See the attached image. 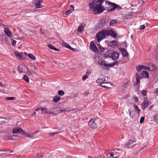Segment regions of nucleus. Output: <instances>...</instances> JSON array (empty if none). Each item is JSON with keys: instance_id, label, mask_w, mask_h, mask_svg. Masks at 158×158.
Segmentation results:
<instances>
[{"instance_id": "nucleus-1", "label": "nucleus", "mask_w": 158, "mask_h": 158, "mask_svg": "<svg viewBox=\"0 0 158 158\" xmlns=\"http://www.w3.org/2000/svg\"><path fill=\"white\" fill-rule=\"evenodd\" d=\"M103 0H94L89 3V6L92 11L95 14L101 13L105 10V8L102 6Z\"/></svg>"}, {"instance_id": "nucleus-2", "label": "nucleus", "mask_w": 158, "mask_h": 158, "mask_svg": "<svg viewBox=\"0 0 158 158\" xmlns=\"http://www.w3.org/2000/svg\"><path fill=\"white\" fill-rule=\"evenodd\" d=\"M106 31H102L97 34L96 36L98 42H99L103 39L105 38L106 36L107 35Z\"/></svg>"}, {"instance_id": "nucleus-3", "label": "nucleus", "mask_w": 158, "mask_h": 158, "mask_svg": "<svg viewBox=\"0 0 158 158\" xmlns=\"http://www.w3.org/2000/svg\"><path fill=\"white\" fill-rule=\"evenodd\" d=\"M43 1L41 0H33L32 3L35 5L36 8H39L41 7L40 4Z\"/></svg>"}, {"instance_id": "nucleus-4", "label": "nucleus", "mask_w": 158, "mask_h": 158, "mask_svg": "<svg viewBox=\"0 0 158 158\" xmlns=\"http://www.w3.org/2000/svg\"><path fill=\"white\" fill-rule=\"evenodd\" d=\"M12 132L13 134H17L19 133L21 134L22 135H23L24 133V131L21 128L18 127L14 128Z\"/></svg>"}, {"instance_id": "nucleus-5", "label": "nucleus", "mask_w": 158, "mask_h": 158, "mask_svg": "<svg viewBox=\"0 0 158 158\" xmlns=\"http://www.w3.org/2000/svg\"><path fill=\"white\" fill-rule=\"evenodd\" d=\"M27 67L24 65H21L18 67V70L20 73L25 72L28 71Z\"/></svg>"}, {"instance_id": "nucleus-6", "label": "nucleus", "mask_w": 158, "mask_h": 158, "mask_svg": "<svg viewBox=\"0 0 158 158\" xmlns=\"http://www.w3.org/2000/svg\"><path fill=\"white\" fill-rule=\"evenodd\" d=\"M108 6L106 8L108 11H112L115 10V3L109 2L108 3Z\"/></svg>"}, {"instance_id": "nucleus-7", "label": "nucleus", "mask_w": 158, "mask_h": 158, "mask_svg": "<svg viewBox=\"0 0 158 158\" xmlns=\"http://www.w3.org/2000/svg\"><path fill=\"white\" fill-rule=\"evenodd\" d=\"M88 124L89 127L93 128H96L97 127L94 120L92 118L90 119L88 123Z\"/></svg>"}, {"instance_id": "nucleus-8", "label": "nucleus", "mask_w": 158, "mask_h": 158, "mask_svg": "<svg viewBox=\"0 0 158 158\" xmlns=\"http://www.w3.org/2000/svg\"><path fill=\"white\" fill-rule=\"evenodd\" d=\"M60 110V107H53L52 108L51 110V112L52 113L51 114H56L59 113Z\"/></svg>"}, {"instance_id": "nucleus-9", "label": "nucleus", "mask_w": 158, "mask_h": 158, "mask_svg": "<svg viewBox=\"0 0 158 158\" xmlns=\"http://www.w3.org/2000/svg\"><path fill=\"white\" fill-rule=\"evenodd\" d=\"M90 46L91 50L92 51L95 52H97L98 50L96 45L93 42H91L90 43Z\"/></svg>"}, {"instance_id": "nucleus-10", "label": "nucleus", "mask_w": 158, "mask_h": 158, "mask_svg": "<svg viewBox=\"0 0 158 158\" xmlns=\"http://www.w3.org/2000/svg\"><path fill=\"white\" fill-rule=\"evenodd\" d=\"M149 101L148 100H144L141 104V106L142 109L144 110L149 105Z\"/></svg>"}, {"instance_id": "nucleus-11", "label": "nucleus", "mask_w": 158, "mask_h": 158, "mask_svg": "<svg viewBox=\"0 0 158 158\" xmlns=\"http://www.w3.org/2000/svg\"><path fill=\"white\" fill-rule=\"evenodd\" d=\"M107 35H111V36L115 38L117 36V34L112 30L106 31Z\"/></svg>"}, {"instance_id": "nucleus-12", "label": "nucleus", "mask_w": 158, "mask_h": 158, "mask_svg": "<svg viewBox=\"0 0 158 158\" xmlns=\"http://www.w3.org/2000/svg\"><path fill=\"white\" fill-rule=\"evenodd\" d=\"M4 32L7 35L10 37H12V33L10 29L7 28H5L4 29Z\"/></svg>"}, {"instance_id": "nucleus-13", "label": "nucleus", "mask_w": 158, "mask_h": 158, "mask_svg": "<svg viewBox=\"0 0 158 158\" xmlns=\"http://www.w3.org/2000/svg\"><path fill=\"white\" fill-rule=\"evenodd\" d=\"M119 54L117 52H112L111 58L113 60H115L118 58Z\"/></svg>"}, {"instance_id": "nucleus-14", "label": "nucleus", "mask_w": 158, "mask_h": 158, "mask_svg": "<svg viewBox=\"0 0 158 158\" xmlns=\"http://www.w3.org/2000/svg\"><path fill=\"white\" fill-rule=\"evenodd\" d=\"M98 63L101 65L103 66L106 67H111L110 64H106V61H105L101 60L98 62Z\"/></svg>"}, {"instance_id": "nucleus-15", "label": "nucleus", "mask_w": 158, "mask_h": 158, "mask_svg": "<svg viewBox=\"0 0 158 158\" xmlns=\"http://www.w3.org/2000/svg\"><path fill=\"white\" fill-rule=\"evenodd\" d=\"M42 113L41 114H42V113H46L47 114H52L51 112V111L48 110L47 108H43L42 109Z\"/></svg>"}, {"instance_id": "nucleus-16", "label": "nucleus", "mask_w": 158, "mask_h": 158, "mask_svg": "<svg viewBox=\"0 0 158 158\" xmlns=\"http://www.w3.org/2000/svg\"><path fill=\"white\" fill-rule=\"evenodd\" d=\"M141 74L140 75L139 74L137 73L136 75V79L137 82L136 85L138 84L139 85L140 79L142 77L140 76Z\"/></svg>"}, {"instance_id": "nucleus-17", "label": "nucleus", "mask_w": 158, "mask_h": 158, "mask_svg": "<svg viewBox=\"0 0 158 158\" xmlns=\"http://www.w3.org/2000/svg\"><path fill=\"white\" fill-rule=\"evenodd\" d=\"M148 70L150 71H153L155 69L154 65L152 63H150L148 65Z\"/></svg>"}, {"instance_id": "nucleus-18", "label": "nucleus", "mask_w": 158, "mask_h": 158, "mask_svg": "<svg viewBox=\"0 0 158 158\" xmlns=\"http://www.w3.org/2000/svg\"><path fill=\"white\" fill-rule=\"evenodd\" d=\"M101 86L105 88H110L111 86V85L110 83L107 82H104L102 84Z\"/></svg>"}, {"instance_id": "nucleus-19", "label": "nucleus", "mask_w": 158, "mask_h": 158, "mask_svg": "<svg viewBox=\"0 0 158 158\" xmlns=\"http://www.w3.org/2000/svg\"><path fill=\"white\" fill-rule=\"evenodd\" d=\"M134 142H135L134 141L132 140H129L128 143L126 144V147L127 148H129L132 147V145H131Z\"/></svg>"}, {"instance_id": "nucleus-20", "label": "nucleus", "mask_w": 158, "mask_h": 158, "mask_svg": "<svg viewBox=\"0 0 158 158\" xmlns=\"http://www.w3.org/2000/svg\"><path fill=\"white\" fill-rule=\"evenodd\" d=\"M105 78L103 77L102 78L98 79L96 81L98 83L100 84L101 86L102 84L105 81Z\"/></svg>"}, {"instance_id": "nucleus-21", "label": "nucleus", "mask_w": 158, "mask_h": 158, "mask_svg": "<svg viewBox=\"0 0 158 158\" xmlns=\"http://www.w3.org/2000/svg\"><path fill=\"white\" fill-rule=\"evenodd\" d=\"M35 133H29L27 132H25L23 134L25 135L27 137L29 138H32L34 137V135Z\"/></svg>"}, {"instance_id": "nucleus-22", "label": "nucleus", "mask_w": 158, "mask_h": 158, "mask_svg": "<svg viewBox=\"0 0 158 158\" xmlns=\"http://www.w3.org/2000/svg\"><path fill=\"white\" fill-rule=\"evenodd\" d=\"M85 24L83 23H81L78 28L77 30L79 32L81 31L85 26Z\"/></svg>"}, {"instance_id": "nucleus-23", "label": "nucleus", "mask_w": 158, "mask_h": 158, "mask_svg": "<svg viewBox=\"0 0 158 158\" xmlns=\"http://www.w3.org/2000/svg\"><path fill=\"white\" fill-rule=\"evenodd\" d=\"M15 55L17 58H19L20 59H21L23 57L22 54L19 53L18 52L16 51L14 52Z\"/></svg>"}, {"instance_id": "nucleus-24", "label": "nucleus", "mask_w": 158, "mask_h": 158, "mask_svg": "<svg viewBox=\"0 0 158 158\" xmlns=\"http://www.w3.org/2000/svg\"><path fill=\"white\" fill-rule=\"evenodd\" d=\"M112 52L110 51H108L105 53L104 54V56L106 58L107 57L111 58V56Z\"/></svg>"}, {"instance_id": "nucleus-25", "label": "nucleus", "mask_w": 158, "mask_h": 158, "mask_svg": "<svg viewBox=\"0 0 158 158\" xmlns=\"http://www.w3.org/2000/svg\"><path fill=\"white\" fill-rule=\"evenodd\" d=\"M60 99V97L58 95H56L54 97L53 99V101L54 102L56 103L58 102Z\"/></svg>"}, {"instance_id": "nucleus-26", "label": "nucleus", "mask_w": 158, "mask_h": 158, "mask_svg": "<svg viewBox=\"0 0 158 158\" xmlns=\"http://www.w3.org/2000/svg\"><path fill=\"white\" fill-rule=\"evenodd\" d=\"M24 53L25 55H27L30 59L33 60H36V58L35 56H34L33 54H27L26 52H24Z\"/></svg>"}, {"instance_id": "nucleus-27", "label": "nucleus", "mask_w": 158, "mask_h": 158, "mask_svg": "<svg viewBox=\"0 0 158 158\" xmlns=\"http://www.w3.org/2000/svg\"><path fill=\"white\" fill-rule=\"evenodd\" d=\"M121 51L123 56H128V52L124 48H122Z\"/></svg>"}, {"instance_id": "nucleus-28", "label": "nucleus", "mask_w": 158, "mask_h": 158, "mask_svg": "<svg viewBox=\"0 0 158 158\" xmlns=\"http://www.w3.org/2000/svg\"><path fill=\"white\" fill-rule=\"evenodd\" d=\"M133 108L135 110V111L139 115L140 112V110L139 109L138 106L137 105H135L133 106Z\"/></svg>"}, {"instance_id": "nucleus-29", "label": "nucleus", "mask_w": 158, "mask_h": 158, "mask_svg": "<svg viewBox=\"0 0 158 158\" xmlns=\"http://www.w3.org/2000/svg\"><path fill=\"white\" fill-rule=\"evenodd\" d=\"M48 46L49 48L51 49L54 50L56 51H59L60 50L57 49L56 48L54 47L51 44H49L48 45Z\"/></svg>"}, {"instance_id": "nucleus-30", "label": "nucleus", "mask_w": 158, "mask_h": 158, "mask_svg": "<svg viewBox=\"0 0 158 158\" xmlns=\"http://www.w3.org/2000/svg\"><path fill=\"white\" fill-rule=\"evenodd\" d=\"M143 65H139L136 67V69L138 72L140 71L143 69Z\"/></svg>"}, {"instance_id": "nucleus-31", "label": "nucleus", "mask_w": 158, "mask_h": 158, "mask_svg": "<svg viewBox=\"0 0 158 158\" xmlns=\"http://www.w3.org/2000/svg\"><path fill=\"white\" fill-rule=\"evenodd\" d=\"M142 76H143L144 77L147 78L149 76L148 73V72L145 71H143L142 72Z\"/></svg>"}, {"instance_id": "nucleus-32", "label": "nucleus", "mask_w": 158, "mask_h": 158, "mask_svg": "<svg viewBox=\"0 0 158 158\" xmlns=\"http://www.w3.org/2000/svg\"><path fill=\"white\" fill-rule=\"evenodd\" d=\"M62 45L63 47L68 48H71V47L68 44L65 42H63Z\"/></svg>"}, {"instance_id": "nucleus-33", "label": "nucleus", "mask_w": 158, "mask_h": 158, "mask_svg": "<svg viewBox=\"0 0 158 158\" xmlns=\"http://www.w3.org/2000/svg\"><path fill=\"white\" fill-rule=\"evenodd\" d=\"M74 10V7H72V10H69L66 11L65 14L66 15H68L69 14L71 13Z\"/></svg>"}, {"instance_id": "nucleus-34", "label": "nucleus", "mask_w": 158, "mask_h": 158, "mask_svg": "<svg viewBox=\"0 0 158 158\" xmlns=\"http://www.w3.org/2000/svg\"><path fill=\"white\" fill-rule=\"evenodd\" d=\"M19 136L18 135H13L10 139L13 140H18L19 139Z\"/></svg>"}, {"instance_id": "nucleus-35", "label": "nucleus", "mask_w": 158, "mask_h": 158, "mask_svg": "<svg viewBox=\"0 0 158 158\" xmlns=\"http://www.w3.org/2000/svg\"><path fill=\"white\" fill-rule=\"evenodd\" d=\"M153 118L156 122L158 121V114H156L153 116Z\"/></svg>"}, {"instance_id": "nucleus-36", "label": "nucleus", "mask_w": 158, "mask_h": 158, "mask_svg": "<svg viewBox=\"0 0 158 158\" xmlns=\"http://www.w3.org/2000/svg\"><path fill=\"white\" fill-rule=\"evenodd\" d=\"M58 94L59 95L62 96L64 94V92L62 90H59L58 92Z\"/></svg>"}, {"instance_id": "nucleus-37", "label": "nucleus", "mask_w": 158, "mask_h": 158, "mask_svg": "<svg viewBox=\"0 0 158 158\" xmlns=\"http://www.w3.org/2000/svg\"><path fill=\"white\" fill-rule=\"evenodd\" d=\"M23 79L27 82H29V79L28 77L26 75L23 76Z\"/></svg>"}, {"instance_id": "nucleus-38", "label": "nucleus", "mask_w": 158, "mask_h": 158, "mask_svg": "<svg viewBox=\"0 0 158 158\" xmlns=\"http://www.w3.org/2000/svg\"><path fill=\"white\" fill-rule=\"evenodd\" d=\"M70 111V110L68 109V108L66 109H61L60 108V110L59 111V113L62 112L64 111L66 112H69Z\"/></svg>"}, {"instance_id": "nucleus-39", "label": "nucleus", "mask_w": 158, "mask_h": 158, "mask_svg": "<svg viewBox=\"0 0 158 158\" xmlns=\"http://www.w3.org/2000/svg\"><path fill=\"white\" fill-rule=\"evenodd\" d=\"M125 18L126 19H131L132 18V15H131L130 14H127L126 15Z\"/></svg>"}, {"instance_id": "nucleus-40", "label": "nucleus", "mask_w": 158, "mask_h": 158, "mask_svg": "<svg viewBox=\"0 0 158 158\" xmlns=\"http://www.w3.org/2000/svg\"><path fill=\"white\" fill-rule=\"evenodd\" d=\"M6 101L13 100L15 99V98L13 97H7L5 99Z\"/></svg>"}, {"instance_id": "nucleus-41", "label": "nucleus", "mask_w": 158, "mask_h": 158, "mask_svg": "<svg viewBox=\"0 0 158 158\" xmlns=\"http://www.w3.org/2000/svg\"><path fill=\"white\" fill-rule=\"evenodd\" d=\"M114 157H113V158H117L119 156V153L117 152H114Z\"/></svg>"}, {"instance_id": "nucleus-42", "label": "nucleus", "mask_w": 158, "mask_h": 158, "mask_svg": "<svg viewBox=\"0 0 158 158\" xmlns=\"http://www.w3.org/2000/svg\"><path fill=\"white\" fill-rule=\"evenodd\" d=\"M116 8H117L118 9V10H120L122 8L119 5H118L117 4H115V9Z\"/></svg>"}, {"instance_id": "nucleus-43", "label": "nucleus", "mask_w": 158, "mask_h": 158, "mask_svg": "<svg viewBox=\"0 0 158 158\" xmlns=\"http://www.w3.org/2000/svg\"><path fill=\"white\" fill-rule=\"evenodd\" d=\"M154 58L156 60H158V50L156 52V54Z\"/></svg>"}, {"instance_id": "nucleus-44", "label": "nucleus", "mask_w": 158, "mask_h": 158, "mask_svg": "<svg viewBox=\"0 0 158 158\" xmlns=\"http://www.w3.org/2000/svg\"><path fill=\"white\" fill-rule=\"evenodd\" d=\"M141 94L145 96L146 95L147 92L145 90H143L142 91Z\"/></svg>"}, {"instance_id": "nucleus-45", "label": "nucleus", "mask_w": 158, "mask_h": 158, "mask_svg": "<svg viewBox=\"0 0 158 158\" xmlns=\"http://www.w3.org/2000/svg\"><path fill=\"white\" fill-rule=\"evenodd\" d=\"M116 21L114 20H112L110 21V25L111 26L114 24L115 23H116Z\"/></svg>"}, {"instance_id": "nucleus-46", "label": "nucleus", "mask_w": 158, "mask_h": 158, "mask_svg": "<svg viewBox=\"0 0 158 158\" xmlns=\"http://www.w3.org/2000/svg\"><path fill=\"white\" fill-rule=\"evenodd\" d=\"M145 118L144 117H143L141 118L140 120V123H142L144 120Z\"/></svg>"}, {"instance_id": "nucleus-47", "label": "nucleus", "mask_w": 158, "mask_h": 158, "mask_svg": "<svg viewBox=\"0 0 158 158\" xmlns=\"http://www.w3.org/2000/svg\"><path fill=\"white\" fill-rule=\"evenodd\" d=\"M87 77H88L87 75H85V76H83L82 77V80L83 81H85L87 78Z\"/></svg>"}, {"instance_id": "nucleus-48", "label": "nucleus", "mask_w": 158, "mask_h": 158, "mask_svg": "<svg viewBox=\"0 0 158 158\" xmlns=\"http://www.w3.org/2000/svg\"><path fill=\"white\" fill-rule=\"evenodd\" d=\"M29 73L30 75H31L32 73H34L35 74H36V72H35L34 71L32 70L31 72H30V71L29 72Z\"/></svg>"}, {"instance_id": "nucleus-49", "label": "nucleus", "mask_w": 158, "mask_h": 158, "mask_svg": "<svg viewBox=\"0 0 158 158\" xmlns=\"http://www.w3.org/2000/svg\"><path fill=\"white\" fill-rule=\"evenodd\" d=\"M58 132H51L48 133V135H54L57 134Z\"/></svg>"}, {"instance_id": "nucleus-50", "label": "nucleus", "mask_w": 158, "mask_h": 158, "mask_svg": "<svg viewBox=\"0 0 158 158\" xmlns=\"http://www.w3.org/2000/svg\"><path fill=\"white\" fill-rule=\"evenodd\" d=\"M98 47H99V48L100 49V50L101 51H102L103 50H104L105 49L102 47H101L100 44H99V45H98Z\"/></svg>"}, {"instance_id": "nucleus-51", "label": "nucleus", "mask_w": 158, "mask_h": 158, "mask_svg": "<svg viewBox=\"0 0 158 158\" xmlns=\"http://www.w3.org/2000/svg\"><path fill=\"white\" fill-rule=\"evenodd\" d=\"M145 28V26L144 25H142L140 26V30L144 29Z\"/></svg>"}, {"instance_id": "nucleus-52", "label": "nucleus", "mask_w": 158, "mask_h": 158, "mask_svg": "<svg viewBox=\"0 0 158 158\" xmlns=\"http://www.w3.org/2000/svg\"><path fill=\"white\" fill-rule=\"evenodd\" d=\"M5 26V25L3 23L2 21L0 19V26Z\"/></svg>"}, {"instance_id": "nucleus-53", "label": "nucleus", "mask_w": 158, "mask_h": 158, "mask_svg": "<svg viewBox=\"0 0 158 158\" xmlns=\"http://www.w3.org/2000/svg\"><path fill=\"white\" fill-rule=\"evenodd\" d=\"M143 69H144L145 70H148V67H147L144 65H143Z\"/></svg>"}, {"instance_id": "nucleus-54", "label": "nucleus", "mask_w": 158, "mask_h": 158, "mask_svg": "<svg viewBox=\"0 0 158 158\" xmlns=\"http://www.w3.org/2000/svg\"><path fill=\"white\" fill-rule=\"evenodd\" d=\"M109 154L110 155V157H111L112 158L114 157V152H110L109 153Z\"/></svg>"}, {"instance_id": "nucleus-55", "label": "nucleus", "mask_w": 158, "mask_h": 158, "mask_svg": "<svg viewBox=\"0 0 158 158\" xmlns=\"http://www.w3.org/2000/svg\"><path fill=\"white\" fill-rule=\"evenodd\" d=\"M16 41L15 40H13V42L12 43V44L13 45H15L16 44Z\"/></svg>"}, {"instance_id": "nucleus-56", "label": "nucleus", "mask_w": 158, "mask_h": 158, "mask_svg": "<svg viewBox=\"0 0 158 158\" xmlns=\"http://www.w3.org/2000/svg\"><path fill=\"white\" fill-rule=\"evenodd\" d=\"M90 72L89 71H88L86 72L85 75H87V76H88L90 74Z\"/></svg>"}, {"instance_id": "nucleus-57", "label": "nucleus", "mask_w": 158, "mask_h": 158, "mask_svg": "<svg viewBox=\"0 0 158 158\" xmlns=\"http://www.w3.org/2000/svg\"><path fill=\"white\" fill-rule=\"evenodd\" d=\"M42 107H39L37 108L35 110V111H38V110H41L42 111Z\"/></svg>"}, {"instance_id": "nucleus-58", "label": "nucleus", "mask_w": 158, "mask_h": 158, "mask_svg": "<svg viewBox=\"0 0 158 158\" xmlns=\"http://www.w3.org/2000/svg\"><path fill=\"white\" fill-rule=\"evenodd\" d=\"M118 63V62L117 61H116L114 63H113V64H111V65H111V66H112L113 65H116V64H117Z\"/></svg>"}, {"instance_id": "nucleus-59", "label": "nucleus", "mask_w": 158, "mask_h": 158, "mask_svg": "<svg viewBox=\"0 0 158 158\" xmlns=\"http://www.w3.org/2000/svg\"><path fill=\"white\" fill-rule=\"evenodd\" d=\"M133 98L135 99V102H138V99L137 97H134Z\"/></svg>"}, {"instance_id": "nucleus-60", "label": "nucleus", "mask_w": 158, "mask_h": 158, "mask_svg": "<svg viewBox=\"0 0 158 158\" xmlns=\"http://www.w3.org/2000/svg\"><path fill=\"white\" fill-rule=\"evenodd\" d=\"M89 93L88 91L85 92L84 93V94L85 96H87L89 94Z\"/></svg>"}, {"instance_id": "nucleus-61", "label": "nucleus", "mask_w": 158, "mask_h": 158, "mask_svg": "<svg viewBox=\"0 0 158 158\" xmlns=\"http://www.w3.org/2000/svg\"><path fill=\"white\" fill-rule=\"evenodd\" d=\"M154 93H158V88H156L155 89Z\"/></svg>"}, {"instance_id": "nucleus-62", "label": "nucleus", "mask_w": 158, "mask_h": 158, "mask_svg": "<svg viewBox=\"0 0 158 158\" xmlns=\"http://www.w3.org/2000/svg\"><path fill=\"white\" fill-rule=\"evenodd\" d=\"M101 23H102V26L104 25L103 23L104 24L105 23V20H102L101 21Z\"/></svg>"}, {"instance_id": "nucleus-63", "label": "nucleus", "mask_w": 158, "mask_h": 158, "mask_svg": "<svg viewBox=\"0 0 158 158\" xmlns=\"http://www.w3.org/2000/svg\"><path fill=\"white\" fill-rule=\"evenodd\" d=\"M112 43H113L115 45H116L117 44V41H112Z\"/></svg>"}, {"instance_id": "nucleus-64", "label": "nucleus", "mask_w": 158, "mask_h": 158, "mask_svg": "<svg viewBox=\"0 0 158 158\" xmlns=\"http://www.w3.org/2000/svg\"><path fill=\"white\" fill-rule=\"evenodd\" d=\"M107 158H113V157L112 158L110 157V155L109 154L107 155Z\"/></svg>"}]
</instances>
